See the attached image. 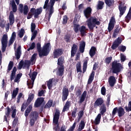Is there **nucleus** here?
Masks as SVG:
<instances>
[{
  "label": "nucleus",
  "mask_w": 131,
  "mask_h": 131,
  "mask_svg": "<svg viewBox=\"0 0 131 131\" xmlns=\"http://www.w3.org/2000/svg\"><path fill=\"white\" fill-rule=\"evenodd\" d=\"M104 5H105V3L103 1H98V4H97V10H102L103 9Z\"/></svg>",
  "instance_id": "40"
},
{
  "label": "nucleus",
  "mask_w": 131,
  "mask_h": 131,
  "mask_svg": "<svg viewBox=\"0 0 131 131\" xmlns=\"http://www.w3.org/2000/svg\"><path fill=\"white\" fill-rule=\"evenodd\" d=\"M59 119H60V111L56 110L53 117V123H54V124H58V122H59Z\"/></svg>",
  "instance_id": "15"
},
{
  "label": "nucleus",
  "mask_w": 131,
  "mask_h": 131,
  "mask_svg": "<svg viewBox=\"0 0 131 131\" xmlns=\"http://www.w3.org/2000/svg\"><path fill=\"white\" fill-rule=\"evenodd\" d=\"M79 26H80L79 25H78V24L74 25V31H75V32L76 33H78V31L80 29V28H79Z\"/></svg>",
  "instance_id": "51"
},
{
  "label": "nucleus",
  "mask_w": 131,
  "mask_h": 131,
  "mask_svg": "<svg viewBox=\"0 0 131 131\" xmlns=\"http://www.w3.org/2000/svg\"><path fill=\"white\" fill-rule=\"evenodd\" d=\"M123 69V66L121 63H119L117 60H114L112 63V68L111 70L112 71V73L115 74H118Z\"/></svg>",
  "instance_id": "3"
},
{
  "label": "nucleus",
  "mask_w": 131,
  "mask_h": 131,
  "mask_svg": "<svg viewBox=\"0 0 131 131\" xmlns=\"http://www.w3.org/2000/svg\"><path fill=\"white\" fill-rule=\"evenodd\" d=\"M41 13H42V8L40 7L36 9L34 18H38V15H40Z\"/></svg>",
  "instance_id": "36"
},
{
  "label": "nucleus",
  "mask_w": 131,
  "mask_h": 131,
  "mask_svg": "<svg viewBox=\"0 0 131 131\" xmlns=\"http://www.w3.org/2000/svg\"><path fill=\"white\" fill-rule=\"evenodd\" d=\"M101 114H99L97 116L94 121V123L96 125H98V124H100V122H101Z\"/></svg>",
  "instance_id": "38"
},
{
  "label": "nucleus",
  "mask_w": 131,
  "mask_h": 131,
  "mask_svg": "<svg viewBox=\"0 0 131 131\" xmlns=\"http://www.w3.org/2000/svg\"><path fill=\"white\" fill-rule=\"evenodd\" d=\"M83 110L80 111L78 113V120H77V122H79L80 121V119L82 118V117L83 116Z\"/></svg>",
  "instance_id": "45"
},
{
  "label": "nucleus",
  "mask_w": 131,
  "mask_h": 131,
  "mask_svg": "<svg viewBox=\"0 0 131 131\" xmlns=\"http://www.w3.org/2000/svg\"><path fill=\"white\" fill-rule=\"evenodd\" d=\"M95 77V71H92V73L91 74L89 78L88 81V84H91L92 82H93V80H94V78Z\"/></svg>",
  "instance_id": "31"
},
{
  "label": "nucleus",
  "mask_w": 131,
  "mask_h": 131,
  "mask_svg": "<svg viewBox=\"0 0 131 131\" xmlns=\"http://www.w3.org/2000/svg\"><path fill=\"white\" fill-rule=\"evenodd\" d=\"M36 35H37V30H34L33 32L32 36L31 38V40H33L36 37Z\"/></svg>",
  "instance_id": "55"
},
{
  "label": "nucleus",
  "mask_w": 131,
  "mask_h": 131,
  "mask_svg": "<svg viewBox=\"0 0 131 131\" xmlns=\"http://www.w3.org/2000/svg\"><path fill=\"white\" fill-rule=\"evenodd\" d=\"M35 48V42H33L31 43V46L30 47V48L27 49V51L28 52H29V51H30L31 50H34V49Z\"/></svg>",
  "instance_id": "63"
},
{
  "label": "nucleus",
  "mask_w": 131,
  "mask_h": 131,
  "mask_svg": "<svg viewBox=\"0 0 131 131\" xmlns=\"http://www.w3.org/2000/svg\"><path fill=\"white\" fill-rule=\"evenodd\" d=\"M55 0H50V6H49V10L48 11V21L50 22V20H51V17H52L53 14H54V5H55Z\"/></svg>",
  "instance_id": "7"
},
{
  "label": "nucleus",
  "mask_w": 131,
  "mask_h": 131,
  "mask_svg": "<svg viewBox=\"0 0 131 131\" xmlns=\"http://www.w3.org/2000/svg\"><path fill=\"white\" fill-rule=\"evenodd\" d=\"M79 31L82 37H83V36H85L86 35V28L85 26H82L79 29Z\"/></svg>",
  "instance_id": "22"
},
{
  "label": "nucleus",
  "mask_w": 131,
  "mask_h": 131,
  "mask_svg": "<svg viewBox=\"0 0 131 131\" xmlns=\"http://www.w3.org/2000/svg\"><path fill=\"white\" fill-rule=\"evenodd\" d=\"M64 52V51L63 49L61 48H58L54 49L53 53V56L54 59L58 58L60 56H62L63 55V53Z\"/></svg>",
  "instance_id": "8"
},
{
  "label": "nucleus",
  "mask_w": 131,
  "mask_h": 131,
  "mask_svg": "<svg viewBox=\"0 0 131 131\" xmlns=\"http://www.w3.org/2000/svg\"><path fill=\"white\" fill-rule=\"evenodd\" d=\"M29 118V124L31 126H33L36 120L39 118V113L37 111H33L30 114Z\"/></svg>",
  "instance_id": "5"
},
{
  "label": "nucleus",
  "mask_w": 131,
  "mask_h": 131,
  "mask_svg": "<svg viewBox=\"0 0 131 131\" xmlns=\"http://www.w3.org/2000/svg\"><path fill=\"white\" fill-rule=\"evenodd\" d=\"M84 14L86 18H90L91 17V14H92V8L91 7H88L84 11Z\"/></svg>",
  "instance_id": "25"
},
{
  "label": "nucleus",
  "mask_w": 131,
  "mask_h": 131,
  "mask_svg": "<svg viewBox=\"0 0 131 131\" xmlns=\"http://www.w3.org/2000/svg\"><path fill=\"white\" fill-rule=\"evenodd\" d=\"M115 23H116V21H115V18L114 16H113L111 17L108 24V26L107 28L108 32H111V31L113 30L114 26H115Z\"/></svg>",
  "instance_id": "10"
},
{
  "label": "nucleus",
  "mask_w": 131,
  "mask_h": 131,
  "mask_svg": "<svg viewBox=\"0 0 131 131\" xmlns=\"http://www.w3.org/2000/svg\"><path fill=\"white\" fill-rule=\"evenodd\" d=\"M85 98H86V91H84L82 94L81 95L80 99L79 101L78 102V103L79 104H82V103L84 102Z\"/></svg>",
  "instance_id": "29"
},
{
  "label": "nucleus",
  "mask_w": 131,
  "mask_h": 131,
  "mask_svg": "<svg viewBox=\"0 0 131 131\" xmlns=\"http://www.w3.org/2000/svg\"><path fill=\"white\" fill-rule=\"evenodd\" d=\"M122 2H121L120 3V5L118 6V9L120 12V14L119 15V17L120 18H121L122 17L123 15L124 14V13H125V11H126V6H122Z\"/></svg>",
  "instance_id": "14"
},
{
  "label": "nucleus",
  "mask_w": 131,
  "mask_h": 131,
  "mask_svg": "<svg viewBox=\"0 0 131 131\" xmlns=\"http://www.w3.org/2000/svg\"><path fill=\"white\" fill-rule=\"evenodd\" d=\"M116 113H118V107H115L112 112V116L114 117L116 115Z\"/></svg>",
  "instance_id": "60"
},
{
  "label": "nucleus",
  "mask_w": 131,
  "mask_h": 131,
  "mask_svg": "<svg viewBox=\"0 0 131 131\" xmlns=\"http://www.w3.org/2000/svg\"><path fill=\"white\" fill-rule=\"evenodd\" d=\"M121 42H122V39L121 38L118 37L113 43V45L111 46V48L113 50H116V49L119 47V45H120Z\"/></svg>",
  "instance_id": "11"
},
{
  "label": "nucleus",
  "mask_w": 131,
  "mask_h": 131,
  "mask_svg": "<svg viewBox=\"0 0 131 131\" xmlns=\"http://www.w3.org/2000/svg\"><path fill=\"white\" fill-rule=\"evenodd\" d=\"M16 113H17V110L15 108L14 110H13V111H12V114L11 115L12 118H14L13 121L14 124H17V122H18V117H16Z\"/></svg>",
  "instance_id": "23"
},
{
  "label": "nucleus",
  "mask_w": 131,
  "mask_h": 131,
  "mask_svg": "<svg viewBox=\"0 0 131 131\" xmlns=\"http://www.w3.org/2000/svg\"><path fill=\"white\" fill-rule=\"evenodd\" d=\"M87 23L88 28L91 31H94V28L96 27V25L99 26L100 24H101L100 21L98 20V19H97L96 17H91L87 20Z\"/></svg>",
  "instance_id": "2"
},
{
  "label": "nucleus",
  "mask_w": 131,
  "mask_h": 131,
  "mask_svg": "<svg viewBox=\"0 0 131 131\" xmlns=\"http://www.w3.org/2000/svg\"><path fill=\"white\" fill-rule=\"evenodd\" d=\"M8 35L7 34H4L1 39L2 51L3 53L6 52L7 47H8Z\"/></svg>",
  "instance_id": "6"
},
{
  "label": "nucleus",
  "mask_w": 131,
  "mask_h": 131,
  "mask_svg": "<svg viewBox=\"0 0 131 131\" xmlns=\"http://www.w3.org/2000/svg\"><path fill=\"white\" fill-rule=\"evenodd\" d=\"M108 83L110 84V86L113 88L114 85H115V83H116V79L114 76H111L108 78Z\"/></svg>",
  "instance_id": "18"
},
{
  "label": "nucleus",
  "mask_w": 131,
  "mask_h": 131,
  "mask_svg": "<svg viewBox=\"0 0 131 131\" xmlns=\"http://www.w3.org/2000/svg\"><path fill=\"white\" fill-rule=\"evenodd\" d=\"M68 96H69V90H68V88H67L66 86H65L63 88L62 92L61 99L62 102H65V101L67 100Z\"/></svg>",
  "instance_id": "9"
},
{
  "label": "nucleus",
  "mask_w": 131,
  "mask_h": 131,
  "mask_svg": "<svg viewBox=\"0 0 131 131\" xmlns=\"http://www.w3.org/2000/svg\"><path fill=\"white\" fill-rule=\"evenodd\" d=\"M13 67H14V62L12 61H10L9 63L8 66V69L7 70V73H9L12 69H13Z\"/></svg>",
  "instance_id": "39"
},
{
  "label": "nucleus",
  "mask_w": 131,
  "mask_h": 131,
  "mask_svg": "<svg viewBox=\"0 0 131 131\" xmlns=\"http://www.w3.org/2000/svg\"><path fill=\"white\" fill-rule=\"evenodd\" d=\"M33 99H34V94L33 93H31L29 95L28 98L27 100V105H30V103L33 101Z\"/></svg>",
  "instance_id": "33"
},
{
  "label": "nucleus",
  "mask_w": 131,
  "mask_h": 131,
  "mask_svg": "<svg viewBox=\"0 0 131 131\" xmlns=\"http://www.w3.org/2000/svg\"><path fill=\"white\" fill-rule=\"evenodd\" d=\"M97 52V48L95 46H92L90 50L89 55L91 58H93L96 55Z\"/></svg>",
  "instance_id": "24"
},
{
  "label": "nucleus",
  "mask_w": 131,
  "mask_h": 131,
  "mask_svg": "<svg viewBox=\"0 0 131 131\" xmlns=\"http://www.w3.org/2000/svg\"><path fill=\"white\" fill-rule=\"evenodd\" d=\"M64 39L66 41V42H70V38H71V37H70V34H66L65 36H64Z\"/></svg>",
  "instance_id": "57"
},
{
  "label": "nucleus",
  "mask_w": 131,
  "mask_h": 131,
  "mask_svg": "<svg viewBox=\"0 0 131 131\" xmlns=\"http://www.w3.org/2000/svg\"><path fill=\"white\" fill-rule=\"evenodd\" d=\"M17 71V67H14L12 71L11 72V74L10 75V80L11 81H13L15 77L16 76V72Z\"/></svg>",
  "instance_id": "27"
},
{
  "label": "nucleus",
  "mask_w": 131,
  "mask_h": 131,
  "mask_svg": "<svg viewBox=\"0 0 131 131\" xmlns=\"http://www.w3.org/2000/svg\"><path fill=\"white\" fill-rule=\"evenodd\" d=\"M113 34V37H116V35H118L119 32L122 30V28H121L119 25H116Z\"/></svg>",
  "instance_id": "20"
},
{
  "label": "nucleus",
  "mask_w": 131,
  "mask_h": 131,
  "mask_svg": "<svg viewBox=\"0 0 131 131\" xmlns=\"http://www.w3.org/2000/svg\"><path fill=\"white\" fill-rule=\"evenodd\" d=\"M104 2L106 7L108 8H111L114 5V0H105Z\"/></svg>",
  "instance_id": "32"
},
{
  "label": "nucleus",
  "mask_w": 131,
  "mask_h": 131,
  "mask_svg": "<svg viewBox=\"0 0 131 131\" xmlns=\"http://www.w3.org/2000/svg\"><path fill=\"white\" fill-rule=\"evenodd\" d=\"M128 106V107L127 106L125 107V109L126 112H129V111H131V101L129 102Z\"/></svg>",
  "instance_id": "61"
},
{
  "label": "nucleus",
  "mask_w": 131,
  "mask_h": 131,
  "mask_svg": "<svg viewBox=\"0 0 131 131\" xmlns=\"http://www.w3.org/2000/svg\"><path fill=\"white\" fill-rule=\"evenodd\" d=\"M76 69H77V72L78 73V72H82L81 71V64H80V62H79L76 64Z\"/></svg>",
  "instance_id": "50"
},
{
  "label": "nucleus",
  "mask_w": 131,
  "mask_h": 131,
  "mask_svg": "<svg viewBox=\"0 0 131 131\" xmlns=\"http://www.w3.org/2000/svg\"><path fill=\"white\" fill-rule=\"evenodd\" d=\"M104 99L101 97L98 98L95 102L94 103V108H98V107H100V106H103L104 105Z\"/></svg>",
  "instance_id": "13"
},
{
  "label": "nucleus",
  "mask_w": 131,
  "mask_h": 131,
  "mask_svg": "<svg viewBox=\"0 0 131 131\" xmlns=\"http://www.w3.org/2000/svg\"><path fill=\"white\" fill-rule=\"evenodd\" d=\"M10 2L11 3L10 5H11V7L12 8V11L13 13H16V12H17V5H16V3H15V1L14 0H12Z\"/></svg>",
  "instance_id": "35"
},
{
  "label": "nucleus",
  "mask_w": 131,
  "mask_h": 131,
  "mask_svg": "<svg viewBox=\"0 0 131 131\" xmlns=\"http://www.w3.org/2000/svg\"><path fill=\"white\" fill-rule=\"evenodd\" d=\"M24 67H27V69H29L30 65H31V61L28 60H25L24 61Z\"/></svg>",
  "instance_id": "44"
},
{
  "label": "nucleus",
  "mask_w": 131,
  "mask_h": 131,
  "mask_svg": "<svg viewBox=\"0 0 131 131\" xmlns=\"http://www.w3.org/2000/svg\"><path fill=\"white\" fill-rule=\"evenodd\" d=\"M52 105H53V100L51 99L48 101L44 108L45 109H49V108H51L52 107Z\"/></svg>",
  "instance_id": "42"
},
{
  "label": "nucleus",
  "mask_w": 131,
  "mask_h": 131,
  "mask_svg": "<svg viewBox=\"0 0 131 131\" xmlns=\"http://www.w3.org/2000/svg\"><path fill=\"white\" fill-rule=\"evenodd\" d=\"M28 12H29V9H28V6L25 5L24 6V14L25 15H27L28 14Z\"/></svg>",
  "instance_id": "53"
},
{
  "label": "nucleus",
  "mask_w": 131,
  "mask_h": 131,
  "mask_svg": "<svg viewBox=\"0 0 131 131\" xmlns=\"http://www.w3.org/2000/svg\"><path fill=\"white\" fill-rule=\"evenodd\" d=\"M37 76V72H33L32 75L31 72L29 73V76L30 77L31 80L32 81V82H30L29 83L30 85H32V86L30 87V89H32V88H33V84H34V80H35V79L36 78Z\"/></svg>",
  "instance_id": "12"
},
{
  "label": "nucleus",
  "mask_w": 131,
  "mask_h": 131,
  "mask_svg": "<svg viewBox=\"0 0 131 131\" xmlns=\"http://www.w3.org/2000/svg\"><path fill=\"white\" fill-rule=\"evenodd\" d=\"M25 33V30H24V29H21L18 35H19V37L20 38H22V37H23V36H24V34Z\"/></svg>",
  "instance_id": "52"
},
{
  "label": "nucleus",
  "mask_w": 131,
  "mask_h": 131,
  "mask_svg": "<svg viewBox=\"0 0 131 131\" xmlns=\"http://www.w3.org/2000/svg\"><path fill=\"white\" fill-rule=\"evenodd\" d=\"M29 105V104H27V102L25 101L21 105V112H24V111H25V110L26 109V108H27V106Z\"/></svg>",
  "instance_id": "46"
},
{
  "label": "nucleus",
  "mask_w": 131,
  "mask_h": 131,
  "mask_svg": "<svg viewBox=\"0 0 131 131\" xmlns=\"http://www.w3.org/2000/svg\"><path fill=\"white\" fill-rule=\"evenodd\" d=\"M112 60V57H107L105 59L104 62L105 63H106V64H110V62H111V61Z\"/></svg>",
  "instance_id": "58"
},
{
  "label": "nucleus",
  "mask_w": 131,
  "mask_h": 131,
  "mask_svg": "<svg viewBox=\"0 0 131 131\" xmlns=\"http://www.w3.org/2000/svg\"><path fill=\"white\" fill-rule=\"evenodd\" d=\"M77 112V107H75L73 111L72 112V116L73 117H75L76 116V113Z\"/></svg>",
  "instance_id": "64"
},
{
  "label": "nucleus",
  "mask_w": 131,
  "mask_h": 131,
  "mask_svg": "<svg viewBox=\"0 0 131 131\" xmlns=\"http://www.w3.org/2000/svg\"><path fill=\"white\" fill-rule=\"evenodd\" d=\"M22 77V73H19L17 74L16 77H15L14 79V82H19L20 81V78Z\"/></svg>",
  "instance_id": "48"
},
{
  "label": "nucleus",
  "mask_w": 131,
  "mask_h": 131,
  "mask_svg": "<svg viewBox=\"0 0 131 131\" xmlns=\"http://www.w3.org/2000/svg\"><path fill=\"white\" fill-rule=\"evenodd\" d=\"M16 60H19L21 57V46H18L17 49L16 53L15 54Z\"/></svg>",
  "instance_id": "34"
},
{
  "label": "nucleus",
  "mask_w": 131,
  "mask_h": 131,
  "mask_svg": "<svg viewBox=\"0 0 131 131\" xmlns=\"http://www.w3.org/2000/svg\"><path fill=\"white\" fill-rule=\"evenodd\" d=\"M124 114H125L124 109L121 106L119 107L118 110V116L119 117H122Z\"/></svg>",
  "instance_id": "28"
},
{
  "label": "nucleus",
  "mask_w": 131,
  "mask_h": 131,
  "mask_svg": "<svg viewBox=\"0 0 131 131\" xmlns=\"http://www.w3.org/2000/svg\"><path fill=\"white\" fill-rule=\"evenodd\" d=\"M126 50V47L121 45L119 47V50H120V52H125V50Z\"/></svg>",
  "instance_id": "59"
},
{
  "label": "nucleus",
  "mask_w": 131,
  "mask_h": 131,
  "mask_svg": "<svg viewBox=\"0 0 131 131\" xmlns=\"http://www.w3.org/2000/svg\"><path fill=\"white\" fill-rule=\"evenodd\" d=\"M45 101V99L43 97H39L38 98L34 103V107L35 108H38V107H40L41 106V104L43 103Z\"/></svg>",
  "instance_id": "16"
},
{
  "label": "nucleus",
  "mask_w": 131,
  "mask_h": 131,
  "mask_svg": "<svg viewBox=\"0 0 131 131\" xmlns=\"http://www.w3.org/2000/svg\"><path fill=\"white\" fill-rule=\"evenodd\" d=\"M50 0H46L45 2V4L44 6L43 7V9H47V10H48L50 7V5H49V1Z\"/></svg>",
  "instance_id": "56"
},
{
  "label": "nucleus",
  "mask_w": 131,
  "mask_h": 131,
  "mask_svg": "<svg viewBox=\"0 0 131 131\" xmlns=\"http://www.w3.org/2000/svg\"><path fill=\"white\" fill-rule=\"evenodd\" d=\"M84 126H85V122H84V121L81 120L80 123L79 128L83 129V128H84Z\"/></svg>",
  "instance_id": "54"
},
{
  "label": "nucleus",
  "mask_w": 131,
  "mask_h": 131,
  "mask_svg": "<svg viewBox=\"0 0 131 131\" xmlns=\"http://www.w3.org/2000/svg\"><path fill=\"white\" fill-rule=\"evenodd\" d=\"M7 111L5 112L6 115L4 116V121L9 122V121H8V117L10 116V114L11 113V109H10V107L9 106H7Z\"/></svg>",
  "instance_id": "26"
},
{
  "label": "nucleus",
  "mask_w": 131,
  "mask_h": 131,
  "mask_svg": "<svg viewBox=\"0 0 131 131\" xmlns=\"http://www.w3.org/2000/svg\"><path fill=\"white\" fill-rule=\"evenodd\" d=\"M50 47H51V43H46L44 45L41 49V44L40 42L37 43V51L39 54V58L47 56L50 54Z\"/></svg>",
  "instance_id": "1"
},
{
  "label": "nucleus",
  "mask_w": 131,
  "mask_h": 131,
  "mask_svg": "<svg viewBox=\"0 0 131 131\" xmlns=\"http://www.w3.org/2000/svg\"><path fill=\"white\" fill-rule=\"evenodd\" d=\"M106 97H107V98L106 102V106H109V105H110V101L111 99V93L107 94Z\"/></svg>",
  "instance_id": "49"
},
{
  "label": "nucleus",
  "mask_w": 131,
  "mask_h": 131,
  "mask_svg": "<svg viewBox=\"0 0 131 131\" xmlns=\"http://www.w3.org/2000/svg\"><path fill=\"white\" fill-rule=\"evenodd\" d=\"M100 114H101V115H104V113H105L106 111H107L106 105L103 104L102 105H101L100 107Z\"/></svg>",
  "instance_id": "43"
},
{
  "label": "nucleus",
  "mask_w": 131,
  "mask_h": 131,
  "mask_svg": "<svg viewBox=\"0 0 131 131\" xmlns=\"http://www.w3.org/2000/svg\"><path fill=\"white\" fill-rule=\"evenodd\" d=\"M53 81H55L56 83L59 81V79H55V78H52L49 79V80L47 81V86L49 89V90H51L52 88L53 87Z\"/></svg>",
  "instance_id": "17"
},
{
  "label": "nucleus",
  "mask_w": 131,
  "mask_h": 131,
  "mask_svg": "<svg viewBox=\"0 0 131 131\" xmlns=\"http://www.w3.org/2000/svg\"><path fill=\"white\" fill-rule=\"evenodd\" d=\"M32 111V105H29L28 107L25 111V116L27 118L28 117V115H29V113Z\"/></svg>",
  "instance_id": "30"
},
{
  "label": "nucleus",
  "mask_w": 131,
  "mask_h": 131,
  "mask_svg": "<svg viewBox=\"0 0 131 131\" xmlns=\"http://www.w3.org/2000/svg\"><path fill=\"white\" fill-rule=\"evenodd\" d=\"M9 19L11 26H13V25L15 23V16L13 11H10Z\"/></svg>",
  "instance_id": "21"
},
{
  "label": "nucleus",
  "mask_w": 131,
  "mask_h": 131,
  "mask_svg": "<svg viewBox=\"0 0 131 131\" xmlns=\"http://www.w3.org/2000/svg\"><path fill=\"white\" fill-rule=\"evenodd\" d=\"M18 93H19V88H16L12 92V99H15V98L17 97V95H18Z\"/></svg>",
  "instance_id": "41"
},
{
  "label": "nucleus",
  "mask_w": 131,
  "mask_h": 131,
  "mask_svg": "<svg viewBox=\"0 0 131 131\" xmlns=\"http://www.w3.org/2000/svg\"><path fill=\"white\" fill-rule=\"evenodd\" d=\"M88 68V60H85L83 64V73H84L86 71Z\"/></svg>",
  "instance_id": "47"
},
{
  "label": "nucleus",
  "mask_w": 131,
  "mask_h": 131,
  "mask_svg": "<svg viewBox=\"0 0 131 131\" xmlns=\"http://www.w3.org/2000/svg\"><path fill=\"white\" fill-rule=\"evenodd\" d=\"M77 50H78V47L76 44L74 43L71 48V57H74L75 56V54H76L77 52Z\"/></svg>",
  "instance_id": "19"
},
{
  "label": "nucleus",
  "mask_w": 131,
  "mask_h": 131,
  "mask_svg": "<svg viewBox=\"0 0 131 131\" xmlns=\"http://www.w3.org/2000/svg\"><path fill=\"white\" fill-rule=\"evenodd\" d=\"M131 19V14H129V13H127V15L125 17V21L127 23H128L129 21H130Z\"/></svg>",
  "instance_id": "62"
},
{
  "label": "nucleus",
  "mask_w": 131,
  "mask_h": 131,
  "mask_svg": "<svg viewBox=\"0 0 131 131\" xmlns=\"http://www.w3.org/2000/svg\"><path fill=\"white\" fill-rule=\"evenodd\" d=\"M64 57L61 56L57 60V69L59 76H63L64 74Z\"/></svg>",
  "instance_id": "4"
},
{
  "label": "nucleus",
  "mask_w": 131,
  "mask_h": 131,
  "mask_svg": "<svg viewBox=\"0 0 131 131\" xmlns=\"http://www.w3.org/2000/svg\"><path fill=\"white\" fill-rule=\"evenodd\" d=\"M85 48V42L83 41L81 43H80L79 51L80 53H83L84 52V49Z\"/></svg>",
  "instance_id": "37"
}]
</instances>
